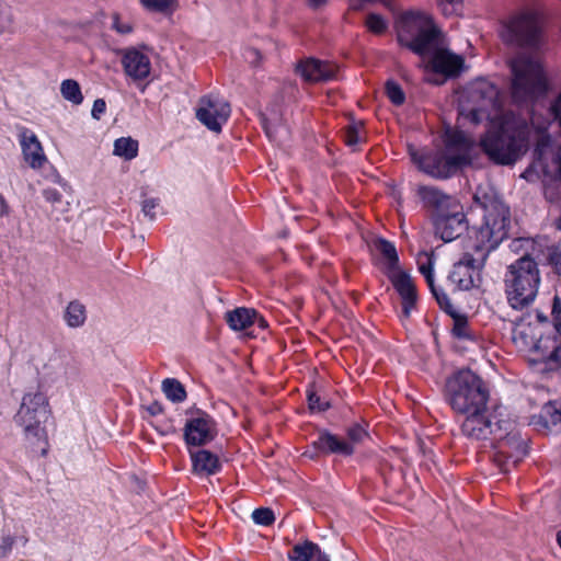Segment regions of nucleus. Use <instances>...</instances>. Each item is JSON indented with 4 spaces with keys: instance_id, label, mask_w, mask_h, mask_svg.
Returning a JSON list of instances; mask_svg holds the SVG:
<instances>
[{
    "instance_id": "1",
    "label": "nucleus",
    "mask_w": 561,
    "mask_h": 561,
    "mask_svg": "<svg viewBox=\"0 0 561 561\" xmlns=\"http://www.w3.org/2000/svg\"><path fill=\"white\" fill-rule=\"evenodd\" d=\"M474 199L484 210L483 224L476 232L473 252L463 253L448 276L460 290L479 286L490 252L507 237L511 226L510 209L494 192H478Z\"/></svg>"
},
{
    "instance_id": "2",
    "label": "nucleus",
    "mask_w": 561,
    "mask_h": 561,
    "mask_svg": "<svg viewBox=\"0 0 561 561\" xmlns=\"http://www.w3.org/2000/svg\"><path fill=\"white\" fill-rule=\"evenodd\" d=\"M394 27L399 44L422 57L426 70L446 77L458 73L462 59L446 47L444 35L430 15L404 12L396 20Z\"/></svg>"
},
{
    "instance_id": "3",
    "label": "nucleus",
    "mask_w": 561,
    "mask_h": 561,
    "mask_svg": "<svg viewBox=\"0 0 561 561\" xmlns=\"http://www.w3.org/2000/svg\"><path fill=\"white\" fill-rule=\"evenodd\" d=\"M553 323L542 312H527L513 321L512 342L522 352L533 353L546 363L561 364V298L552 306Z\"/></svg>"
},
{
    "instance_id": "4",
    "label": "nucleus",
    "mask_w": 561,
    "mask_h": 561,
    "mask_svg": "<svg viewBox=\"0 0 561 561\" xmlns=\"http://www.w3.org/2000/svg\"><path fill=\"white\" fill-rule=\"evenodd\" d=\"M473 140L462 130H447L444 149L417 151L410 148V156L417 168L436 179H447L471 162Z\"/></svg>"
},
{
    "instance_id": "5",
    "label": "nucleus",
    "mask_w": 561,
    "mask_h": 561,
    "mask_svg": "<svg viewBox=\"0 0 561 561\" xmlns=\"http://www.w3.org/2000/svg\"><path fill=\"white\" fill-rule=\"evenodd\" d=\"M530 127L523 119L510 115L499 130L489 131L481 139V148L497 164H513L527 150Z\"/></svg>"
},
{
    "instance_id": "6",
    "label": "nucleus",
    "mask_w": 561,
    "mask_h": 561,
    "mask_svg": "<svg viewBox=\"0 0 561 561\" xmlns=\"http://www.w3.org/2000/svg\"><path fill=\"white\" fill-rule=\"evenodd\" d=\"M540 275L537 263L529 256L524 255L507 267L505 274V286L507 301L513 309H524L534 302Z\"/></svg>"
},
{
    "instance_id": "7",
    "label": "nucleus",
    "mask_w": 561,
    "mask_h": 561,
    "mask_svg": "<svg viewBox=\"0 0 561 561\" xmlns=\"http://www.w3.org/2000/svg\"><path fill=\"white\" fill-rule=\"evenodd\" d=\"M446 394L453 410L462 415L485 409L489 400L484 382L469 369L460 370L447 380Z\"/></svg>"
},
{
    "instance_id": "8",
    "label": "nucleus",
    "mask_w": 561,
    "mask_h": 561,
    "mask_svg": "<svg viewBox=\"0 0 561 561\" xmlns=\"http://www.w3.org/2000/svg\"><path fill=\"white\" fill-rule=\"evenodd\" d=\"M512 96L517 103L529 102L545 93L546 76L539 60L520 54L511 61Z\"/></svg>"
},
{
    "instance_id": "9",
    "label": "nucleus",
    "mask_w": 561,
    "mask_h": 561,
    "mask_svg": "<svg viewBox=\"0 0 561 561\" xmlns=\"http://www.w3.org/2000/svg\"><path fill=\"white\" fill-rule=\"evenodd\" d=\"M497 96L496 87L484 79L469 84L459 100V126L465 127L467 123L476 125L489 118V110L500 106Z\"/></svg>"
},
{
    "instance_id": "10",
    "label": "nucleus",
    "mask_w": 561,
    "mask_h": 561,
    "mask_svg": "<svg viewBox=\"0 0 561 561\" xmlns=\"http://www.w3.org/2000/svg\"><path fill=\"white\" fill-rule=\"evenodd\" d=\"M48 417V401L41 391L26 392L14 416L15 423L23 428L27 439L43 440L46 437L43 423Z\"/></svg>"
},
{
    "instance_id": "11",
    "label": "nucleus",
    "mask_w": 561,
    "mask_h": 561,
    "mask_svg": "<svg viewBox=\"0 0 561 561\" xmlns=\"http://www.w3.org/2000/svg\"><path fill=\"white\" fill-rule=\"evenodd\" d=\"M541 25L535 11H523L503 25L502 39L510 45L536 47L540 42Z\"/></svg>"
},
{
    "instance_id": "12",
    "label": "nucleus",
    "mask_w": 561,
    "mask_h": 561,
    "mask_svg": "<svg viewBox=\"0 0 561 561\" xmlns=\"http://www.w3.org/2000/svg\"><path fill=\"white\" fill-rule=\"evenodd\" d=\"M493 437L495 440L494 461L503 472H507L527 454L526 440L512 428V424L507 421L504 422L502 432H497Z\"/></svg>"
},
{
    "instance_id": "13",
    "label": "nucleus",
    "mask_w": 561,
    "mask_h": 561,
    "mask_svg": "<svg viewBox=\"0 0 561 561\" xmlns=\"http://www.w3.org/2000/svg\"><path fill=\"white\" fill-rule=\"evenodd\" d=\"M463 415L466 419L461 424V431L463 435L474 440L489 439L497 432H502L505 422L496 420V416L489 412L488 405L481 411H472Z\"/></svg>"
},
{
    "instance_id": "14",
    "label": "nucleus",
    "mask_w": 561,
    "mask_h": 561,
    "mask_svg": "<svg viewBox=\"0 0 561 561\" xmlns=\"http://www.w3.org/2000/svg\"><path fill=\"white\" fill-rule=\"evenodd\" d=\"M230 113V104L219 94L210 93L199 100L196 117L208 129L219 133Z\"/></svg>"
},
{
    "instance_id": "15",
    "label": "nucleus",
    "mask_w": 561,
    "mask_h": 561,
    "mask_svg": "<svg viewBox=\"0 0 561 561\" xmlns=\"http://www.w3.org/2000/svg\"><path fill=\"white\" fill-rule=\"evenodd\" d=\"M44 376L51 382L70 385L78 379L79 368L75 360L55 353L43 367Z\"/></svg>"
},
{
    "instance_id": "16",
    "label": "nucleus",
    "mask_w": 561,
    "mask_h": 561,
    "mask_svg": "<svg viewBox=\"0 0 561 561\" xmlns=\"http://www.w3.org/2000/svg\"><path fill=\"white\" fill-rule=\"evenodd\" d=\"M435 233L445 242L459 238L467 230L462 206L434 218Z\"/></svg>"
},
{
    "instance_id": "17",
    "label": "nucleus",
    "mask_w": 561,
    "mask_h": 561,
    "mask_svg": "<svg viewBox=\"0 0 561 561\" xmlns=\"http://www.w3.org/2000/svg\"><path fill=\"white\" fill-rule=\"evenodd\" d=\"M215 436L216 423L209 415L205 413L191 419L185 424L184 438L187 445H205L213 440Z\"/></svg>"
},
{
    "instance_id": "18",
    "label": "nucleus",
    "mask_w": 561,
    "mask_h": 561,
    "mask_svg": "<svg viewBox=\"0 0 561 561\" xmlns=\"http://www.w3.org/2000/svg\"><path fill=\"white\" fill-rule=\"evenodd\" d=\"M121 55L122 65L127 77L134 81H141L149 77L151 62L148 55L135 47L123 49Z\"/></svg>"
},
{
    "instance_id": "19",
    "label": "nucleus",
    "mask_w": 561,
    "mask_h": 561,
    "mask_svg": "<svg viewBox=\"0 0 561 561\" xmlns=\"http://www.w3.org/2000/svg\"><path fill=\"white\" fill-rule=\"evenodd\" d=\"M297 72L308 82H327L336 78L337 66L321 61L316 58H307L297 65Z\"/></svg>"
},
{
    "instance_id": "20",
    "label": "nucleus",
    "mask_w": 561,
    "mask_h": 561,
    "mask_svg": "<svg viewBox=\"0 0 561 561\" xmlns=\"http://www.w3.org/2000/svg\"><path fill=\"white\" fill-rule=\"evenodd\" d=\"M417 194L424 206L434 211V218L445 211L458 208L460 205L456 197L447 195L434 186H420Z\"/></svg>"
},
{
    "instance_id": "21",
    "label": "nucleus",
    "mask_w": 561,
    "mask_h": 561,
    "mask_svg": "<svg viewBox=\"0 0 561 561\" xmlns=\"http://www.w3.org/2000/svg\"><path fill=\"white\" fill-rule=\"evenodd\" d=\"M391 280L402 299V312L405 318L410 317L411 310L416 300L415 286L411 276L400 270L391 272Z\"/></svg>"
},
{
    "instance_id": "22",
    "label": "nucleus",
    "mask_w": 561,
    "mask_h": 561,
    "mask_svg": "<svg viewBox=\"0 0 561 561\" xmlns=\"http://www.w3.org/2000/svg\"><path fill=\"white\" fill-rule=\"evenodd\" d=\"M20 144L24 160L30 164V167L33 169L42 168L47 159L36 135L24 128L20 133Z\"/></svg>"
},
{
    "instance_id": "23",
    "label": "nucleus",
    "mask_w": 561,
    "mask_h": 561,
    "mask_svg": "<svg viewBox=\"0 0 561 561\" xmlns=\"http://www.w3.org/2000/svg\"><path fill=\"white\" fill-rule=\"evenodd\" d=\"M313 447L324 454L351 456L354 453L352 444L329 432L321 433L318 439L313 442Z\"/></svg>"
},
{
    "instance_id": "24",
    "label": "nucleus",
    "mask_w": 561,
    "mask_h": 561,
    "mask_svg": "<svg viewBox=\"0 0 561 561\" xmlns=\"http://www.w3.org/2000/svg\"><path fill=\"white\" fill-rule=\"evenodd\" d=\"M193 471L202 476L216 474L220 470V462L216 455L206 449L191 453Z\"/></svg>"
},
{
    "instance_id": "25",
    "label": "nucleus",
    "mask_w": 561,
    "mask_h": 561,
    "mask_svg": "<svg viewBox=\"0 0 561 561\" xmlns=\"http://www.w3.org/2000/svg\"><path fill=\"white\" fill-rule=\"evenodd\" d=\"M290 561H330L325 553H322L318 545L311 541H305L296 545L288 553Z\"/></svg>"
},
{
    "instance_id": "26",
    "label": "nucleus",
    "mask_w": 561,
    "mask_h": 561,
    "mask_svg": "<svg viewBox=\"0 0 561 561\" xmlns=\"http://www.w3.org/2000/svg\"><path fill=\"white\" fill-rule=\"evenodd\" d=\"M226 321L233 331H242L250 328L256 321V312L253 309L240 307L226 313Z\"/></svg>"
},
{
    "instance_id": "27",
    "label": "nucleus",
    "mask_w": 561,
    "mask_h": 561,
    "mask_svg": "<svg viewBox=\"0 0 561 561\" xmlns=\"http://www.w3.org/2000/svg\"><path fill=\"white\" fill-rule=\"evenodd\" d=\"M531 424L541 425L545 428L561 427V404L548 402L541 409L539 415L531 417Z\"/></svg>"
},
{
    "instance_id": "28",
    "label": "nucleus",
    "mask_w": 561,
    "mask_h": 561,
    "mask_svg": "<svg viewBox=\"0 0 561 561\" xmlns=\"http://www.w3.org/2000/svg\"><path fill=\"white\" fill-rule=\"evenodd\" d=\"M263 126L267 137L276 142H284L289 137V129L277 116L274 110H271L270 116L264 118Z\"/></svg>"
},
{
    "instance_id": "29",
    "label": "nucleus",
    "mask_w": 561,
    "mask_h": 561,
    "mask_svg": "<svg viewBox=\"0 0 561 561\" xmlns=\"http://www.w3.org/2000/svg\"><path fill=\"white\" fill-rule=\"evenodd\" d=\"M371 247L385 260L390 272L399 270V256L392 242L382 238H375L371 242Z\"/></svg>"
},
{
    "instance_id": "30",
    "label": "nucleus",
    "mask_w": 561,
    "mask_h": 561,
    "mask_svg": "<svg viewBox=\"0 0 561 561\" xmlns=\"http://www.w3.org/2000/svg\"><path fill=\"white\" fill-rule=\"evenodd\" d=\"M64 319L70 328L83 325L87 319L85 307L77 300L69 302L65 310Z\"/></svg>"
},
{
    "instance_id": "31",
    "label": "nucleus",
    "mask_w": 561,
    "mask_h": 561,
    "mask_svg": "<svg viewBox=\"0 0 561 561\" xmlns=\"http://www.w3.org/2000/svg\"><path fill=\"white\" fill-rule=\"evenodd\" d=\"M139 2L146 10L164 15H171L180 8L179 0H139Z\"/></svg>"
},
{
    "instance_id": "32",
    "label": "nucleus",
    "mask_w": 561,
    "mask_h": 561,
    "mask_svg": "<svg viewBox=\"0 0 561 561\" xmlns=\"http://www.w3.org/2000/svg\"><path fill=\"white\" fill-rule=\"evenodd\" d=\"M138 142L130 137H122L114 142V154L126 160H131L137 156Z\"/></svg>"
},
{
    "instance_id": "33",
    "label": "nucleus",
    "mask_w": 561,
    "mask_h": 561,
    "mask_svg": "<svg viewBox=\"0 0 561 561\" xmlns=\"http://www.w3.org/2000/svg\"><path fill=\"white\" fill-rule=\"evenodd\" d=\"M162 391L164 392L165 397L173 402H182L186 398L184 387L176 379H164L162 381Z\"/></svg>"
},
{
    "instance_id": "34",
    "label": "nucleus",
    "mask_w": 561,
    "mask_h": 561,
    "mask_svg": "<svg viewBox=\"0 0 561 561\" xmlns=\"http://www.w3.org/2000/svg\"><path fill=\"white\" fill-rule=\"evenodd\" d=\"M61 95L67 100L78 105L83 101L80 85L72 79H67L61 82L60 85Z\"/></svg>"
},
{
    "instance_id": "35",
    "label": "nucleus",
    "mask_w": 561,
    "mask_h": 561,
    "mask_svg": "<svg viewBox=\"0 0 561 561\" xmlns=\"http://www.w3.org/2000/svg\"><path fill=\"white\" fill-rule=\"evenodd\" d=\"M434 255L427 252L420 253L417 257L419 271L425 277L428 285H432L434 280Z\"/></svg>"
},
{
    "instance_id": "36",
    "label": "nucleus",
    "mask_w": 561,
    "mask_h": 561,
    "mask_svg": "<svg viewBox=\"0 0 561 561\" xmlns=\"http://www.w3.org/2000/svg\"><path fill=\"white\" fill-rule=\"evenodd\" d=\"M365 24L367 28L375 34H382L388 28V21L377 13H369Z\"/></svg>"
},
{
    "instance_id": "37",
    "label": "nucleus",
    "mask_w": 561,
    "mask_h": 561,
    "mask_svg": "<svg viewBox=\"0 0 561 561\" xmlns=\"http://www.w3.org/2000/svg\"><path fill=\"white\" fill-rule=\"evenodd\" d=\"M386 94L396 105H401L405 100V95L401 87L394 81H388L386 83Z\"/></svg>"
},
{
    "instance_id": "38",
    "label": "nucleus",
    "mask_w": 561,
    "mask_h": 561,
    "mask_svg": "<svg viewBox=\"0 0 561 561\" xmlns=\"http://www.w3.org/2000/svg\"><path fill=\"white\" fill-rule=\"evenodd\" d=\"M360 129H362V123L360 122L350 124L346 127V130H345V142H346L347 146L355 147L357 144H359L362 141Z\"/></svg>"
},
{
    "instance_id": "39",
    "label": "nucleus",
    "mask_w": 561,
    "mask_h": 561,
    "mask_svg": "<svg viewBox=\"0 0 561 561\" xmlns=\"http://www.w3.org/2000/svg\"><path fill=\"white\" fill-rule=\"evenodd\" d=\"M252 519L257 525L268 526L274 522L275 516L272 510L261 507L253 511Z\"/></svg>"
},
{
    "instance_id": "40",
    "label": "nucleus",
    "mask_w": 561,
    "mask_h": 561,
    "mask_svg": "<svg viewBox=\"0 0 561 561\" xmlns=\"http://www.w3.org/2000/svg\"><path fill=\"white\" fill-rule=\"evenodd\" d=\"M378 3L385 5L389 10H392L391 3L388 0H348L350 9L354 11H362Z\"/></svg>"
},
{
    "instance_id": "41",
    "label": "nucleus",
    "mask_w": 561,
    "mask_h": 561,
    "mask_svg": "<svg viewBox=\"0 0 561 561\" xmlns=\"http://www.w3.org/2000/svg\"><path fill=\"white\" fill-rule=\"evenodd\" d=\"M438 5L445 15H458L462 10V0H438Z\"/></svg>"
},
{
    "instance_id": "42",
    "label": "nucleus",
    "mask_w": 561,
    "mask_h": 561,
    "mask_svg": "<svg viewBox=\"0 0 561 561\" xmlns=\"http://www.w3.org/2000/svg\"><path fill=\"white\" fill-rule=\"evenodd\" d=\"M13 24V14L10 8L0 4V35L10 31Z\"/></svg>"
},
{
    "instance_id": "43",
    "label": "nucleus",
    "mask_w": 561,
    "mask_h": 561,
    "mask_svg": "<svg viewBox=\"0 0 561 561\" xmlns=\"http://www.w3.org/2000/svg\"><path fill=\"white\" fill-rule=\"evenodd\" d=\"M308 405L312 412H322L329 409L330 403L327 400H322L316 392H309Z\"/></svg>"
},
{
    "instance_id": "44",
    "label": "nucleus",
    "mask_w": 561,
    "mask_h": 561,
    "mask_svg": "<svg viewBox=\"0 0 561 561\" xmlns=\"http://www.w3.org/2000/svg\"><path fill=\"white\" fill-rule=\"evenodd\" d=\"M428 287L431 288V291L436 298L439 306L444 308L446 311H448L453 306L447 294L442 288L436 287L434 280L432 282V285H428Z\"/></svg>"
},
{
    "instance_id": "45",
    "label": "nucleus",
    "mask_w": 561,
    "mask_h": 561,
    "mask_svg": "<svg viewBox=\"0 0 561 561\" xmlns=\"http://www.w3.org/2000/svg\"><path fill=\"white\" fill-rule=\"evenodd\" d=\"M366 435L367 434L363 427L354 425L347 431V438L345 440H347L348 444H352L353 448L355 449V446L359 444L366 437Z\"/></svg>"
},
{
    "instance_id": "46",
    "label": "nucleus",
    "mask_w": 561,
    "mask_h": 561,
    "mask_svg": "<svg viewBox=\"0 0 561 561\" xmlns=\"http://www.w3.org/2000/svg\"><path fill=\"white\" fill-rule=\"evenodd\" d=\"M14 542L15 539L12 535L2 534L0 540V558H7L11 553Z\"/></svg>"
},
{
    "instance_id": "47",
    "label": "nucleus",
    "mask_w": 561,
    "mask_h": 561,
    "mask_svg": "<svg viewBox=\"0 0 561 561\" xmlns=\"http://www.w3.org/2000/svg\"><path fill=\"white\" fill-rule=\"evenodd\" d=\"M159 202L156 198H147L141 204V211L146 217L150 220L156 219V208L158 207Z\"/></svg>"
},
{
    "instance_id": "48",
    "label": "nucleus",
    "mask_w": 561,
    "mask_h": 561,
    "mask_svg": "<svg viewBox=\"0 0 561 561\" xmlns=\"http://www.w3.org/2000/svg\"><path fill=\"white\" fill-rule=\"evenodd\" d=\"M112 27L119 34H129L133 27L129 23L121 21L118 15H113Z\"/></svg>"
},
{
    "instance_id": "49",
    "label": "nucleus",
    "mask_w": 561,
    "mask_h": 561,
    "mask_svg": "<svg viewBox=\"0 0 561 561\" xmlns=\"http://www.w3.org/2000/svg\"><path fill=\"white\" fill-rule=\"evenodd\" d=\"M243 57L249 64L257 65L261 60V53L254 47H248L244 49Z\"/></svg>"
},
{
    "instance_id": "50",
    "label": "nucleus",
    "mask_w": 561,
    "mask_h": 561,
    "mask_svg": "<svg viewBox=\"0 0 561 561\" xmlns=\"http://www.w3.org/2000/svg\"><path fill=\"white\" fill-rule=\"evenodd\" d=\"M453 332L458 337H468L467 321L465 319H456Z\"/></svg>"
},
{
    "instance_id": "51",
    "label": "nucleus",
    "mask_w": 561,
    "mask_h": 561,
    "mask_svg": "<svg viewBox=\"0 0 561 561\" xmlns=\"http://www.w3.org/2000/svg\"><path fill=\"white\" fill-rule=\"evenodd\" d=\"M106 110V103L103 99H96L93 103V107H92V116L96 119H99L101 117V115L105 112Z\"/></svg>"
},
{
    "instance_id": "52",
    "label": "nucleus",
    "mask_w": 561,
    "mask_h": 561,
    "mask_svg": "<svg viewBox=\"0 0 561 561\" xmlns=\"http://www.w3.org/2000/svg\"><path fill=\"white\" fill-rule=\"evenodd\" d=\"M45 199L51 204L59 203L61 201V194L56 188H45L43 191Z\"/></svg>"
},
{
    "instance_id": "53",
    "label": "nucleus",
    "mask_w": 561,
    "mask_h": 561,
    "mask_svg": "<svg viewBox=\"0 0 561 561\" xmlns=\"http://www.w3.org/2000/svg\"><path fill=\"white\" fill-rule=\"evenodd\" d=\"M551 263L554 265L557 272L561 275V244L552 253Z\"/></svg>"
},
{
    "instance_id": "54",
    "label": "nucleus",
    "mask_w": 561,
    "mask_h": 561,
    "mask_svg": "<svg viewBox=\"0 0 561 561\" xmlns=\"http://www.w3.org/2000/svg\"><path fill=\"white\" fill-rule=\"evenodd\" d=\"M328 1L329 0H307V3L311 9L318 10L323 8L328 3Z\"/></svg>"
},
{
    "instance_id": "55",
    "label": "nucleus",
    "mask_w": 561,
    "mask_h": 561,
    "mask_svg": "<svg viewBox=\"0 0 561 561\" xmlns=\"http://www.w3.org/2000/svg\"><path fill=\"white\" fill-rule=\"evenodd\" d=\"M9 214V205L4 197L0 194V217H4Z\"/></svg>"
},
{
    "instance_id": "56",
    "label": "nucleus",
    "mask_w": 561,
    "mask_h": 561,
    "mask_svg": "<svg viewBox=\"0 0 561 561\" xmlns=\"http://www.w3.org/2000/svg\"><path fill=\"white\" fill-rule=\"evenodd\" d=\"M148 411H149L150 414L157 415V414L162 412V407H161L160 403L153 402L152 404H150L148 407Z\"/></svg>"
},
{
    "instance_id": "57",
    "label": "nucleus",
    "mask_w": 561,
    "mask_h": 561,
    "mask_svg": "<svg viewBox=\"0 0 561 561\" xmlns=\"http://www.w3.org/2000/svg\"><path fill=\"white\" fill-rule=\"evenodd\" d=\"M557 541H558V545L561 548V531H558V534H557Z\"/></svg>"
},
{
    "instance_id": "58",
    "label": "nucleus",
    "mask_w": 561,
    "mask_h": 561,
    "mask_svg": "<svg viewBox=\"0 0 561 561\" xmlns=\"http://www.w3.org/2000/svg\"><path fill=\"white\" fill-rule=\"evenodd\" d=\"M256 320L259 321V323H260V325H261V327H264V325H265V321H264V319L259 318V317L256 316Z\"/></svg>"
},
{
    "instance_id": "59",
    "label": "nucleus",
    "mask_w": 561,
    "mask_h": 561,
    "mask_svg": "<svg viewBox=\"0 0 561 561\" xmlns=\"http://www.w3.org/2000/svg\"><path fill=\"white\" fill-rule=\"evenodd\" d=\"M558 228L561 229V217L558 220Z\"/></svg>"
}]
</instances>
